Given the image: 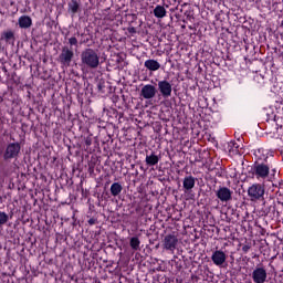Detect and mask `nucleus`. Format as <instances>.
<instances>
[{
    "mask_svg": "<svg viewBox=\"0 0 283 283\" xmlns=\"http://www.w3.org/2000/svg\"><path fill=\"white\" fill-rule=\"evenodd\" d=\"M129 244H130V248L133 249V251L140 250V239H138V237L130 238Z\"/></svg>",
    "mask_w": 283,
    "mask_h": 283,
    "instance_id": "obj_19",
    "label": "nucleus"
},
{
    "mask_svg": "<svg viewBox=\"0 0 283 283\" xmlns=\"http://www.w3.org/2000/svg\"><path fill=\"white\" fill-rule=\"evenodd\" d=\"M269 171H271V168H269L268 165L258 164V165L254 166V176L256 177L258 180H260V178L262 180L268 178L269 177Z\"/></svg>",
    "mask_w": 283,
    "mask_h": 283,
    "instance_id": "obj_5",
    "label": "nucleus"
},
{
    "mask_svg": "<svg viewBox=\"0 0 283 283\" xmlns=\"http://www.w3.org/2000/svg\"><path fill=\"white\" fill-rule=\"evenodd\" d=\"M154 15L157 19H165V17H167V9H165V7H163V6H157L154 9Z\"/></svg>",
    "mask_w": 283,
    "mask_h": 283,
    "instance_id": "obj_15",
    "label": "nucleus"
},
{
    "mask_svg": "<svg viewBox=\"0 0 283 283\" xmlns=\"http://www.w3.org/2000/svg\"><path fill=\"white\" fill-rule=\"evenodd\" d=\"M1 40L6 41V43H10L11 41H14V32L12 31L2 32Z\"/></svg>",
    "mask_w": 283,
    "mask_h": 283,
    "instance_id": "obj_17",
    "label": "nucleus"
},
{
    "mask_svg": "<svg viewBox=\"0 0 283 283\" xmlns=\"http://www.w3.org/2000/svg\"><path fill=\"white\" fill-rule=\"evenodd\" d=\"M193 187H196V178L193 176H186L184 178L185 192L187 193V191H191Z\"/></svg>",
    "mask_w": 283,
    "mask_h": 283,
    "instance_id": "obj_12",
    "label": "nucleus"
},
{
    "mask_svg": "<svg viewBox=\"0 0 283 283\" xmlns=\"http://www.w3.org/2000/svg\"><path fill=\"white\" fill-rule=\"evenodd\" d=\"M230 145H232V147H234L235 149H238V144L231 142Z\"/></svg>",
    "mask_w": 283,
    "mask_h": 283,
    "instance_id": "obj_24",
    "label": "nucleus"
},
{
    "mask_svg": "<svg viewBox=\"0 0 283 283\" xmlns=\"http://www.w3.org/2000/svg\"><path fill=\"white\" fill-rule=\"evenodd\" d=\"M81 61L82 65L91 67L92 70H96V67L101 65V57L98 56V53L94 51V49H85L81 53Z\"/></svg>",
    "mask_w": 283,
    "mask_h": 283,
    "instance_id": "obj_1",
    "label": "nucleus"
},
{
    "mask_svg": "<svg viewBox=\"0 0 283 283\" xmlns=\"http://www.w3.org/2000/svg\"><path fill=\"white\" fill-rule=\"evenodd\" d=\"M20 153H21V144L11 143L7 146L3 158L4 160H12V158H17V156H19Z\"/></svg>",
    "mask_w": 283,
    "mask_h": 283,
    "instance_id": "obj_3",
    "label": "nucleus"
},
{
    "mask_svg": "<svg viewBox=\"0 0 283 283\" xmlns=\"http://www.w3.org/2000/svg\"><path fill=\"white\" fill-rule=\"evenodd\" d=\"M144 66L146 67V70H149L150 72H158L160 64L156 60H146Z\"/></svg>",
    "mask_w": 283,
    "mask_h": 283,
    "instance_id": "obj_13",
    "label": "nucleus"
},
{
    "mask_svg": "<svg viewBox=\"0 0 283 283\" xmlns=\"http://www.w3.org/2000/svg\"><path fill=\"white\" fill-rule=\"evenodd\" d=\"M69 43H70V45H78V40H76V38H71V39H69Z\"/></svg>",
    "mask_w": 283,
    "mask_h": 283,
    "instance_id": "obj_22",
    "label": "nucleus"
},
{
    "mask_svg": "<svg viewBox=\"0 0 283 283\" xmlns=\"http://www.w3.org/2000/svg\"><path fill=\"white\" fill-rule=\"evenodd\" d=\"M69 10H71L73 14H76V12H78V2L73 0L71 3H69Z\"/></svg>",
    "mask_w": 283,
    "mask_h": 283,
    "instance_id": "obj_20",
    "label": "nucleus"
},
{
    "mask_svg": "<svg viewBox=\"0 0 283 283\" xmlns=\"http://www.w3.org/2000/svg\"><path fill=\"white\" fill-rule=\"evenodd\" d=\"M216 196L221 202H229L233 198V191L227 187H221L217 190Z\"/></svg>",
    "mask_w": 283,
    "mask_h": 283,
    "instance_id": "obj_7",
    "label": "nucleus"
},
{
    "mask_svg": "<svg viewBox=\"0 0 283 283\" xmlns=\"http://www.w3.org/2000/svg\"><path fill=\"white\" fill-rule=\"evenodd\" d=\"M9 218H8V213L6 212H0V226L6 224V222H8Z\"/></svg>",
    "mask_w": 283,
    "mask_h": 283,
    "instance_id": "obj_21",
    "label": "nucleus"
},
{
    "mask_svg": "<svg viewBox=\"0 0 283 283\" xmlns=\"http://www.w3.org/2000/svg\"><path fill=\"white\" fill-rule=\"evenodd\" d=\"M264 185L253 184L248 188V196L252 202L255 200H262L264 198Z\"/></svg>",
    "mask_w": 283,
    "mask_h": 283,
    "instance_id": "obj_2",
    "label": "nucleus"
},
{
    "mask_svg": "<svg viewBox=\"0 0 283 283\" xmlns=\"http://www.w3.org/2000/svg\"><path fill=\"white\" fill-rule=\"evenodd\" d=\"M120 191H123V186L119 182H114L111 186L112 196H119Z\"/></svg>",
    "mask_w": 283,
    "mask_h": 283,
    "instance_id": "obj_18",
    "label": "nucleus"
},
{
    "mask_svg": "<svg viewBox=\"0 0 283 283\" xmlns=\"http://www.w3.org/2000/svg\"><path fill=\"white\" fill-rule=\"evenodd\" d=\"M157 92L156 86L146 84L140 90V96H143L146 101H149L156 97Z\"/></svg>",
    "mask_w": 283,
    "mask_h": 283,
    "instance_id": "obj_6",
    "label": "nucleus"
},
{
    "mask_svg": "<svg viewBox=\"0 0 283 283\" xmlns=\"http://www.w3.org/2000/svg\"><path fill=\"white\" fill-rule=\"evenodd\" d=\"M19 25L22 29H28L32 27V18L29 15H22L19 18Z\"/></svg>",
    "mask_w": 283,
    "mask_h": 283,
    "instance_id": "obj_14",
    "label": "nucleus"
},
{
    "mask_svg": "<svg viewBox=\"0 0 283 283\" xmlns=\"http://www.w3.org/2000/svg\"><path fill=\"white\" fill-rule=\"evenodd\" d=\"M157 163H160V157H158V155L151 154L146 156V165L149 167H154Z\"/></svg>",
    "mask_w": 283,
    "mask_h": 283,
    "instance_id": "obj_16",
    "label": "nucleus"
},
{
    "mask_svg": "<svg viewBox=\"0 0 283 283\" xmlns=\"http://www.w3.org/2000/svg\"><path fill=\"white\" fill-rule=\"evenodd\" d=\"M211 260L216 266H223L227 262V253L222 250H217L212 253Z\"/></svg>",
    "mask_w": 283,
    "mask_h": 283,
    "instance_id": "obj_8",
    "label": "nucleus"
},
{
    "mask_svg": "<svg viewBox=\"0 0 283 283\" xmlns=\"http://www.w3.org/2000/svg\"><path fill=\"white\" fill-rule=\"evenodd\" d=\"M72 59H74V52L67 46L63 48L62 53L60 54V62L62 65H70L72 63Z\"/></svg>",
    "mask_w": 283,
    "mask_h": 283,
    "instance_id": "obj_10",
    "label": "nucleus"
},
{
    "mask_svg": "<svg viewBox=\"0 0 283 283\" xmlns=\"http://www.w3.org/2000/svg\"><path fill=\"white\" fill-rule=\"evenodd\" d=\"M266 270L264 268H255L252 272V280L254 283H264L266 282Z\"/></svg>",
    "mask_w": 283,
    "mask_h": 283,
    "instance_id": "obj_9",
    "label": "nucleus"
},
{
    "mask_svg": "<svg viewBox=\"0 0 283 283\" xmlns=\"http://www.w3.org/2000/svg\"><path fill=\"white\" fill-rule=\"evenodd\" d=\"M164 249L174 253L178 247V237L176 234H167L163 241Z\"/></svg>",
    "mask_w": 283,
    "mask_h": 283,
    "instance_id": "obj_4",
    "label": "nucleus"
},
{
    "mask_svg": "<svg viewBox=\"0 0 283 283\" xmlns=\"http://www.w3.org/2000/svg\"><path fill=\"white\" fill-rule=\"evenodd\" d=\"M242 251H243V253H249V251H251V245H249V244L243 245Z\"/></svg>",
    "mask_w": 283,
    "mask_h": 283,
    "instance_id": "obj_23",
    "label": "nucleus"
},
{
    "mask_svg": "<svg viewBox=\"0 0 283 283\" xmlns=\"http://www.w3.org/2000/svg\"><path fill=\"white\" fill-rule=\"evenodd\" d=\"M158 90L164 98H169V96H171V83L168 81H159Z\"/></svg>",
    "mask_w": 283,
    "mask_h": 283,
    "instance_id": "obj_11",
    "label": "nucleus"
}]
</instances>
